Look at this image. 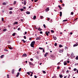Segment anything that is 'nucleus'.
<instances>
[{"label": "nucleus", "mask_w": 78, "mask_h": 78, "mask_svg": "<svg viewBox=\"0 0 78 78\" xmlns=\"http://www.w3.org/2000/svg\"><path fill=\"white\" fill-rule=\"evenodd\" d=\"M22 69V68H20L19 69V72H20V71H21V70Z\"/></svg>", "instance_id": "obj_40"}, {"label": "nucleus", "mask_w": 78, "mask_h": 78, "mask_svg": "<svg viewBox=\"0 0 78 78\" xmlns=\"http://www.w3.org/2000/svg\"><path fill=\"white\" fill-rule=\"evenodd\" d=\"M27 33V32H25V34H23L24 35H25V34H26Z\"/></svg>", "instance_id": "obj_44"}, {"label": "nucleus", "mask_w": 78, "mask_h": 78, "mask_svg": "<svg viewBox=\"0 0 78 78\" xmlns=\"http://www.w3.org/2000/svg\"><path fill=\"white\" fill-rule=\"evenodd\" d=\"M43 33V32H42V31L40 32V34H42Z\"/></svg>", "instance_id": "obj_53"}, {"label": "nucleus", "mask_w": 78, "mask_h": 78, "mask_svg": "<svg viewBox=\"0 0 78 78\" xmlns=\"http://www.w3.org/2000/svg\"><path fill=\"white\" fill-rule=\"evenodd\" d=\"M7 30L6 29H5L3 30V31H6Z\"/></svg>", "instance_id": "obj_38"}, {"label": "nucleus", "mask_w": 78, "mask_h": 78, "mask_svg": "<svg viewBox=\"0 0 78 78\" xmlns=\"http://www.w3.org/2000/svg\"><path fill=\"white\" fill-rule=\"evenodd\" d=\"M78 43H76L75 44L73 45V46L74 47H76V46H78Z\"/></svg>", "instance_id": "obj_3"}, {"label": "nucleus", "mask_w": 78, "mask_h": 78, "mask_svg": "<svg viewBox=\"0 0 78 78\" xmlns=\"http://www.w3.org/2000/svg\"><path fill=\"white\" fill-rule=\"evenodd\" d=\"M31 44L34 45L35 44V41H34L31 42Z\"/></svg>", "instance_id": "obj_7"}, {"label": "nucleus", "mask_w": 78, "mask_h": 78, "mask_svg": "<svg viewBox=\"0 0 78 78\" xmlns=\"http://www.w3.org/2000/svg\"><path fill=\"white\" fill-rule=\"evenodd\" d=\"M20 11H23V9H20Z\"/></svg>", "instance_id": "obj_43"}, {"label": "nucleus", "mask_w": 78, "mask_h": 78, "mask_svg": "<svg viewBox=\"0 0 78 78\" xmlns=\"http://www.w3.org/2000/svg\"><path fill=\"white\" fill-rule=\"evenodd\" d=\"M74 71H76L77 70V69L76 68H74L73 69Z\"/></svg>", "instance_id": "obj_32"}, {"label": "nucleus", "mask_w": 78, "mask_h": 78, "mask_svg": "<svg viewBox=\"0 0 78 78\" xmlns=\"http://www.w3.org/2000/svg\"><path fill=\"white\" fill-rule=\"evenodd\" d=\"M7 78H9V75L7 74Z\"/></svg>", "instance_id": "obj_49"}, {"label": "nucleus", "mask_w": 78, "mask_h": 78, "mask_svg": "<svg viewBox=\"0 0 78 78\" xmlns=\"http://www.w3.org/2000/svg\"><path fill=\"white\" fill-rule=\"evenodd\" d=\"M68 20H64L62 21V22H66Z\"/></svg>", "instance_id": "obj_31"}, {"label": "nucleus", "mask_w": 78, "mask_h": 78, "mask_svg": "<svg viewBox=\"0 0 78 78\" xmlns=\"http://www.w3.org/2000/svg\"><path fill=\"white\" fill-rule=\"evenodd\" d=\"M49 10H50V9H49V7H48L46 9V11H47H47H49Z\"/></svg>", "instance_id": "obj_9"}, {"label": "nucleus", "mask_w": 78, "mask_h": 78, "mask_svg": "<svg viewBox=\"0 0 78 78\" xmlns=\"http://www.w3.org/2000/svg\"><path fill=\"white\" fill-rule=\"evenodd\" d=\"M21 41H23L24 43H25V41L24 40H22Z\"/></svg>", "instance_id": "obj_34"}, {"label": "nucleus", "mask_w": 78, "mask_h": 78, "mask_svg": "<svg viewBox=\"0 0 78 78\" xmlns=\"http://www.w3.org/2000/svg\"><path fill=\"white\" fill-rule=\"evenodd\" d=\"M63 47V46L61 44H60L59 45V47H60V48H61V47Z\"/></svg>", "instance_id": "obj_23"}, {"label": "nucleus", "mask_w": 78, "mask_h": 78, "mask_svg": "<svg viewBox=\"0 0 78 78\" xmlns=\"http://www.w3.org/2000/svg\"><path fill=\"white\" fill-rule=\"evenodd\" d=\"M54 45L55 46H57V43H55L54 44Z\"/></svg>", "instance_id": "obj_42"}, {"label": "nucleus", "mask_w": 78, "mask_h": 78, "mask_svg": "<svg viewBox=\"0 0 78 78\" xmlns=\"http://www.w3.org/2000/svg\"><path fill=\"white\" fill-rule=\"evenodd\" d=\"M29 63V64L30 65H31V66H34V64H33V63H32V62H28Z\"/></svg>", "instance_id": "obj_2"}, {"label": "nucleus", "mask_w": 78, "mask_h": 78, "mask_svg": "<svg viewBox=\"0 0 78 78\" xmlns=\"http://www.w3.org/2000/svg\"><path fill=\"white\" fill-rule=\"evenodd\" d=\"M4 20V18H2V22H3Z\"/></svg>", "instance_id": "obj_46"}, {"label": "nucleus", "mask_w": 78, "mask_h": 78, "mask_svg": "<svg viewBox=\"0 0 78 78\" xmlns=\"http://www.w3.org/2000/svg\"><path fill=\"white\" fill-rule=\"evenodd\" d=\"M43 52L45 53V50H44V49H43Z\"/></svg>", "instance_id": "obj_56"}, {"label": "nucleus", "mask_w": 78, "mask_h": 78, "mask_svg": "<svg viewBox=\"0 0 78 78\" xmlns=\"http://www.w3.org/2000/svg\"><path fill=\"white\" fill-rule=\"evenodd\" d=\"M46 55H48V53L46 52L45 53V54Z\"/></svg>", "instance_id": "obj_52"}, {"label": "nucleus", "mask_w": 78, "mask_h": 78, "mask_svg": "<svg viewBox=\"0 0 78 78\" xmlns=\"http://www.w3.org/2000/svg\"><path fill=\"white\" fill-rule=\"evenodd\" d=\"M2 5H6V3L5 2H4L3 3H2Z\"/></svg>", "instance_id": "obj_24"}, {"label": "nucleus", "mask_w": 78, "mask_h": 78, "mask_svg": "<svg viewBox=\"0 0 78 78\" xmlns=\"http://www.w3.org/2000/svg\"><path fill=\"white\" fill-rule=\"evenodd\" d=\"M24 38L25 39H27V37H26V36H24Z\"/></svg>", "instance_id": "obj_45"}, {"label": "nucleus", "mask_w": 78, "mask_h": 78, "mask_svg": "<svg viewBox=\"0 0 78 78\" xmlns=\"http://www.w3.org/2000/svg\"><path fill=\"white\" fill-rule=\"evenodd\" d=\"M66 72H67V73H68L69 72V71L68 70H67V71H66Z\"/></svg>", "instance_id": "obj_50"}, {"label": "nucleus", "mask_w": 78, "mask_h": 78, "mask_svg": "<svg viewBox=\"0 0 78 78\" xmlns=\"http://www.w3.org/2000/svg\"><path fill=\"white\" fill-rule=\"evenodd\" d=\"M60 17H61V16H62V12H60Z\"/></svg>", "instance_id": "obj_17"}, {"label": "nucleus", "mask_w": 78, "mask_h": 78, "mask_svg": "<svg viewBox=\"0 0 78 78\" xmlns=\"http://www.w3.org/2000/svg\"><path fill=\"white\" fill-rule=\"evenodd\" d=\"M58 7H59V9L61 10L62 9V7H61V6L60 5H58Z\"/></svg>", "instance_id": "obj_18"}, {"label": "nucleus", "mask_w": 78, "mask_h": 78, "mask_svg": "<svg viewBox=\"0 0 78 78\" xmlns=\"http://www.w3.org/2000/svg\"><path fill=\"white\" fill-rule=\"evenodd\" d=\"M16 1H15L13 3V5H16Z\"/></svg>", "instance_id": "obj_30"}, {"label": "nucleus", "mask_w": 78, "mask_h": 78, "mask_svg": "<svg viewBox=\"0 0 78 78\" xmlns=\"http://www.w3.org/2000/svg\"><path fill=\"white\" fill-rule=\"evenodd\" d=\"M30 61H33V59L32 58H31L30 59Z\"/></svg>", "instance_id": "obj_58"}, {"label": "nucleus", "mask_w": 78, "mask_h": 78, "mask_svg": "<svg viewBox=\"0 0 78 78\" xmlns=\"http://www.w3.org/2000/svg\"><path fill=\"white\" fill-rule=\"evenodd\" d=\"M60 1L61 3H62V0H60Z\"/></svg>", "instance_id": "obj_60"}, {"label": "nucleus", "mask_w": 78, "mask_h": 78, "mask_svg": "<svg viewBox=\"0 0 78 78\" xmlns=\"http://www.w3.org/2000/svg\"><path fill=\"white\" fill-rule=\"evenodd\" d=\"M64 66H66V65H67V62L66 61H65L64 62Z\"/></svg>", "instance_id": "obj_11"}, {"label": "nucleus", "mask_w": 78, "mask_h": 78, "mask_svg": "<svg viewBox=\"0 0 78 78\" xmlns=\"http://www.w3.org/2000/svg\"><path fill=\"white\" fill-rule=\"evenodd\" d=\"M27 74H28V75L29 76L30 75V72H27Z\"/></svg>", "instance_id": "obj_26"}, {"label": "nucleus", "mask_w": 78, "mask_h": 78, "mask_svg": "<svg viewBox=\"0 0 78 78\" xmlns=\"http://www.w3.org/2000/svg\"><path fill=\"white\" fill-rule=\"evenodd\" d=\"M36 18V16H34L33 18V20H35Z\"/></svg>", "instance_id": "obj_12"}, {"label": "nucleus", "mask_w": 78, "mask_h": 78, "mask_svg": "<svg viewBox=\"0 0 78 78\" xmlns=\"http://www.w3.org/2000/svg\"><path fill=\"white\" fill-rule=\"evenodd\" d=\"M67 63H69L70 62V61H67Z\"/></svg>", "instance_id": "obj_62"}, {"label": "nucleus", "mask_w": 78, "mask_h": 78, "mask_svg": "<svg viewBox=\"0 0 78 78\" xmlns=\"http://www.w3.org/2000/svg\"><path fill=\"white\" fill-rule=\"evenodd\" d=\"M71 15H73V12H71Z\"/></svg>", "instance_id": "obj_47"}, {"label": "nucleus", "mask_w": 78, "mask_h": 78, "mask_svg": "<svg viewBox=\"0 0 78 78\" xmlns=\"http://www.w3.org/2000/svg\"><path fill=\"white\" fill-rule=\"evenodd\" d=\"M59 52H60V53H62V51L61 50H59Z\"/></svg>", "instance_id": "obj_29"}, {"label": "nucleus", "mask_w": 78, "mask_h": 78, "mask_svg": "<svg viewBox=\"0 0 78 78\" xmlns=\"http://www.w3.org/2000/svg\"><path fill=\"white\" fill-rule=\"evenodd\" d=\"M43 26L44 27V28H46V26H45V25L44 24L43 25Z\"/></svg>", "instance_id": "obj_36"}, {"label": "nucleus", "mask_w": 78, "mask_h": 78, "mask_svg": "<svg viewBox=\"0 0 78 78\" xmlns=\"http://www.w3.org/2000/svg\"><path fill=\"white\" fill-rule=\"evenodd\" d=\"M26 14H30V12H29L28 11H27L26 12Z\"/></svg>", "instance_id": "obj_15"}, {"label": "nucleus", "mask_w": 78, "mask_h": 78, "mask_svg": "<svg viewBox=\"0 0 78 78\" xmlns=\"http://www.w3.org/2000/svg\"><path fill=\"white\" fill-rule=\"evenodd\" d=\"M23 9H26V8H26V7H23Z\"/></svg>", "instance_id": "obj_54"}, {"label": "nucleus", "mask_w": 78, "mask_h": 78, "mask_svg": "<svg viewBox=\"0 0 78 78\" xmlns=\"http://www.w3.org/2000/svg\"><path fill=\"white\" fill-rule=\"evenodd\" d=\"M40 17H41V19H42V18H43V16H40Z\"/></svg>", "instance_id": "obj_55"}, {"label": "nucleus", "mask_w": 78, "mask_h": 78, "mask_svg": "<svg viewBox=\"0 0 78 78\" xmlns=\"http://www.w3.org/2000/svg\"><path fill=\"white\" fill-rule=\"evenodd\" d=\"M24 5H27V3L26 2V0H24Z\"/></svg>", "instance_id": "obj_14"}, {"label": "nucleus", "mask_w": 78, "mask_h": 78, "mask_svg": "<svg viewBox=\"0 0 78 78\" xmlns=\"http://www.w3.org/2000/svg\"><path fill=\"white\" fill-rule=\"evenodd\" d=\"M42 72H43V73L44 74L46 73V72H45V71H43Z\"/></svg>", "instance_id": "obj_28"}, {"label": "nucleus", "mask_w": 78, "mask_h": 78, "mask_svg": "<svg viewBox=\"0 0 78 78\" xmlns=\"http://www.w3.org/2000/svg\"><path fill=\"white\" fill-rule=\"evenodd\" d=\"M76 60H78V56L76 57Z\"/></svg>", "instance_id": "obj_48"}, {"label": "nucleus", "mask_w": 78, "mask_h": 78, "mask_svg": "<svg viewBox=\"0 0 78 78\" xmlns=\"http://www.w3.org/2000/svg\"><path fill=\"white\" fill-rule=\"evenodd\" d=\"M12 74H14V69H13L12 70Z\"/></svg>", "instance_id": "obj_6"}, {"label": "nucleus", "mask_w": 78, "mask_h": 78, "mask_svg": "<svg viewBox=\"0 0 78 78\" xmlns=\"http://www.w3.org/2000/svg\"><path fill=\"white\" fill-rule=\"evenodd\" d=\"M71 35H72V34H73V33L72 32H70V33L69 34Z\"/></svg>", "instance_id": "obj_61"}, {"label": "nucleus", "mask_w": 78, "mask_h": 78, "mask_svg": "<svg viewBox=\"0 0 78 78\" xmlns=\"http://www.w3.org/2000/svg\"><path fill=\"white\" fill-rule=\"evenodd\" d=\"M42 29H41V27H39L38 28V31H42Z\"/></svg>", "instance_id": "obj_13"}, {"label": "nucleus", "mask_w": 78, "mask_h": 78, "mask_svg": "<svg viewBox=\"0 0 78 78\" xmlns=\"http://www.w3.org/2000/svg\"><path fill=\"white\" fill-rule=\"evenodd\" d=\"M17 23H18V22H16L14 24V25H17Z\"/></svg>", "instance_id": "obj_19"}, {"label": "nucleus", "mask_w": 78, "mask_h": 78, "mask_svg": "<svg viewBox=\"0 0 78 78\" xmlns=\"http://www.w3.org/2000/svg\"><path fill=\"white\" fill-rule=\"evenodd\" d=\"M57 69H58V70H59V69H60V67L59 66H58L57 68Z\"/></svg>", "instance_id": "obj_41"}, {"label": "nucleus", "mask_w": 78, "mask_h": 78, "mask_svg": "<svg viewBox=\"0 0 78 78\" xmlns=\"http://www.w3.org/2000/svg\"><path fill=\"white\" fill-rule=\"evenodd\" d=\"M59 77H60L62 78V77H63V76H62V75L60 74L59 75Z\"/></svg>", "instance_id": "obj_16"}, {"label": "nucleus", "mask_w": 78, "mask_h": 78, "mask_svg": "<svg viewBox=\"0 0 78 78\" xmlns=\"http://www.w3.org/2000/svg\"><path fill=\"white\" fill-rule=\"evenodd\" d=\"M49 33H50V31H46V32H45V34L48 36V34H49Z\"/></svg>", "instance_id": "obj_1"}, {"label": "nucleus", "mask_w": 78, "mask_h": 78, "mask_svg": "<svg viewBox=\"0 0 78 78\" xmlns=\"http://www.w3.org/2000/svg\"><path fill=\"white\" fill-rule=\"evenodd\" d=\"M38 0H35L34 1V2H36Z\"/></svg>", "instance_id": "obj_64"}, {"label": "nucleus", "mask_w": 78, "mask_h": 78, "mask_svg": "<svg viewBox=\"0 0 78 78\" xmlns=\"http://www.w3.org/2000/svg\"><path fill=\"white\" fill-rule=\"evenodd\" d=\"M4 51H8V50H7L6 49H4Z\"/></svg>", "instance_id": "obj_37"}, {"label": "nucleus", "mask_w": 78, "mask_h": 78, "mask_svg": "<svg viewBox=\"0 0 78 78\" xmlns=\"http://www.w3.org/2000/svg\"><path fill=\"white\" fill-rule=\"evenodd\" d=\"M39 49H40V50H43V48H42L40 47L39 48Z\"/></svg>", "instance_id": "obj_35"}, {"label": "nucleus", "mask_w": 78, "mask_h": 78, "mask_svg": "<svg viewBox=\"0 0 78 78\" xmlns=\"http://www.w3.org/2000/svg\"><path fill=\"white\" fill-rule=\"evenodd\" d=\"M77 65H78V63H76L75 64V66H77Z\"/></svg>", "instance_id": "obj_59"}, {"label": "nucleus", "mask_w": 78, "mask_h": 78, "mask_svg": "<svg viewBox=\"0 0 78 78\" xmlns=\"http://www.w3.org/2000/svg\"><path fill=\"white\" fill-rule=\"evenodd\" d=\"M22 56H25V57L27 56V54H24Z\"/></svg>", "instance_id": "obj_10"}, {"label": "nucleus", "mask_w": 78, "mask_h": 78, "mask_svg": "<svg viewBox=\"0 0 78 78\" xmlns=\"http://www.w3.org/2000/svg\"><path fill=\"white\" fill-rule=\"evenodd\" d=\"M13 9L12 8H9V10H12Z\"/></svg>", "instance_id": "obj_39"}, {"label": "nucleus", "mask_w": 78, "mask_h": 78, "mask_svg": "<svg viewBox=\"0 0 78 78\" xmlns=\"http://www.w3.org/2000/svg\"><path fill=\"white\" fill-rule=\"evenodd\" d=\"M41 37H37L36 38V40H37H37H41Z\"/></svg>", "instance_id": "obj_4"}, {"label": "nucleus", "mask_w": 78, "mask_h": 78, "mask_svg": "<svg viewBox=\"0 0 78 78\" xmlns=\"http://www.w3.org/2000/svg\"><path fill=\"white\" fill-rule=\"evenodd\" d=\"M8 47L10 49V50H12V48L9 46H8Z\"/></svg>", "instance_id": "obj_20"}, {"label": "nucleus", "mask_w": 78, "mask_h": 78, "mask_svg": "<svg viewBox=\"0 0 78 78\" xmlns=\"http://www.w3.org/2000/svg\"><path fill=\"white\" fill-rule=\"evenodd\" d=\"M34 45L33 44H30V46L31 47H33V48H34Z\"/></svg>", "instance_id": "obj_5"}, {"label": "nucleus", "mask_w": 78, "mask_h": 78, "mask_svg": "<svg viewBox=\"0 0 78 78\" xmlns=\"http://www.w3.org/2000/svg\"><path fill=\"white\" fill-rule=\"evenodd\" d=\"M51 33H55V31H54V30H51Z\"/></svg>", "instance_id": "obj_27"}, {"label": "nucleus", "mask_w": 78, "mask_h": 78, "mask_svg": "<svg viewBox=\"0 0 78 78\" xmlns=\"http://www.w3.org/2000/svg\"><path fill=\"white\" fill-rule=\"evenodd\" d=\"M34 77L35 78H37V76L36 75L34 76Z\"/></svg>", "instance_id": "obj_57"}, {"label": "nucleus", "mask_w": 78, "mask_h": 78, "mask_svg": "<svg viewBox=\"0 0 78 78\" xmlns=\"http://www.w3.org/2000/svg\"><path fill=\"white\" fill-rule=\"evenodd\" d=\"M15 35H16V33H14L12 34V36H15Z\"/></svg>", "instance_id": "obj_22"}, {"label": "nucleus", "mask_w": 78, "mask_h": 78, "mask_svg": "<svg viewBox=\"0 0 78 78\" xmlns=\"http://www.w3.org/2000/svg\"><path fill=\"white\" fill-rule=\"evenodd\" d=\"M20 28L17 29V30L18 31H19L20 30Z\"/></svg>", "instance_id": "obj_63"}, {"label": "nucleus", "mask_w": 78, "mask_h": 78, "mask_svg": "<svg viewBox=\"0 0 78 78\" xmlns=\"http://www.w3.org/2000/svg\"><path fill=\"white\" fill-rule=\"evenodd\" d=\"M33 39H32V38H29V40H30V41H31V40H32Z\"/></svg>", "instance_id": "obj_51"}, {"label": "nucleus", "mask_w": 78, "mask_h": 78, "mask_svg": "<svg viewBox=\"0 0 78 78\" xmlns=\"http://www.w3.org/2000/svg\"><path fill=\"white\" fill-rule=\"evenodd\" d=\"M9 14H12V11H10Z\"/></svg>", "instance_id": "obj_33"}, {"label": "nucleus", "mask_w": 78, "mask_h": 78, "mask_svg": "<svg viewBox=\"0 0 78 78\" xmlns=\"http://www.w3.org/2000/svg\"><path fill=\"white\" fill-rule=\"evenodd\" d=\"M19 75H20V73H18L16 76V77H18V76H19Z\"/></svg>", "instance_id": "obj_8"}, {"label": "nucleus", "mask_w": 78, "mask_h": 78, "mask_svg": "<svg viewBox=\"0 0 78 78\" xmlns=\"http://www.w3.org/2000/svg\"><path fill=\"white\" fill-rule=\"evenodd\" d=\"M53 38H54V40H56V37H53Z\"/></svg>", "instance_id": "obj_21"}, {"label": "nucleus", "mask_w": 78, "mask_h": 78, "mask_svg": "<svg viewBox=\"0 0 78 78\" xmlns=\"http://www.w3.org/2000/svg\"><path fill=\"white\" fill-rule=\"evenodd\" d=\"M3 56H4V55H2L0 57L1 58H3Z\"/></svg>", "instance_id": "obj_25"}]
</instances>
